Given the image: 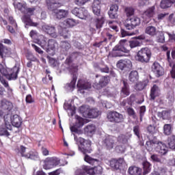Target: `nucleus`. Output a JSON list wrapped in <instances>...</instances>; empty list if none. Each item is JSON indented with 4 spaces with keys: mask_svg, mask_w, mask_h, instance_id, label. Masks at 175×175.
<instances>
[{
    "mask_svg": "<svg viewBox=\"0 0 175 175\" xmlns=\"http://www.w3.org/2000/svg\"><path fill=\"white\" fill-rule=\"evenodd\" d=\"M70 131L72 132L75 142H79L81 146H79L80 152H83L85 155L84 161L90 165H98L99 160L94 159L86 154H91L92 148H91V141L85 140L83 137H78L77 135H83V131L77 129L75 126H70Z\"/></svg>",
    "mask_w": 175,
    "mask_h": 175,
    "instance_id": "1",
    "label": "nucleus"
},
{
    "mask_svg": "<svg viewBox=\"0 0 175 175\" xmlns=\"http://www.w3.org/2000/svg\"><path fill=\"white\" fill-rule=\"evenodd\" d=\"M61 36H63L64 39H69L70 38V31L66 29H63L62 32L60 33Z\"/></svg>",
    "mask_w": 175,
    "mask_h": 175,
    "instance_id": "55",
    "label": "nucleus"
},
{
    "mask_svg": "<svg viewBox=\"0 0 175 175\" xmlns=\"http://www.w3.org/2000/svg\"><path fill=\"white\" fill-rule=\"evenodd\" d=\"M10 54H12L10 49L5 46L3 44L0 43V57L2 58L3 61H5Z\"/></svg>",
    "mask_w": 175,
    "mask_h": 175,
    "instance_id": "16",
    "label": "nucleus"
},
{
    "mask_svg": "<svg viewBox=\"0 0 175 175\" xmlns=\"http://www.w3.org/2000/svg\"><path fill=\"white\" fill-rule=\"evenodd\" d=\"M26 148L24 146H21V148L19 150V153L21 154V157H23L25 158V155H27V153H25Z\"/></svg>",
    "mask_w": 175,
    "mask_h": 175,
    "instance_id": "64",
    "label": "nucleus"
},
{
    "mask_svg": "<svg viewBox=\"0 0 175 175\" xmlns=\"http://www.w3.org/2000/svg\"><path fill=\"white\" fill-rule=\"evenodd\" d=\"M116 152H118L119 154H122V152H125V146L118 145L116 147Z\"/></svg>",
    "mask_w": 175,
    "mask_h": 175,
    "instance_id": "59",
    "label": "nucleus"
},
{
    "mask_svg": "<svg viewBox=\"0 0 175 175\" xmlns=\"http://www.w3.org/2000/svg\"><path fill=\"white\" fill-rule=\"evenodd\" d=\"M109 163L112 169L118 170V169L121 167V165L125 163V161L124 160V158H119L118 159H113L110 161Z\"/></svg>",
    "mask_w": 175,
    "mask_h": 175,
    "instance_id": "17",
    "label": "nucleus"
},
{
    "mask_svg": "<svg viewBox=\"0 0 175 175\" xmlns=\"http://www.w3.org/2000/svg\"><path fill=\"white\" fill-rule=\"evenodd\" d=\"M172 111L171 110H164L161 112L157 113V116L161 120H170Z\"/></svg>",
    "mask_w": 175,
    "mask_h": 175,
    "instance_id": "30",
    "label": "nucleus"
},
{
    "mask_svg": "<svg viewBox=\"0 0 175 175\" xmlns=\"http://www.w3.org/2000/svg\"><path fill=\"white\" fill-rule=\"evenodd\" d=\"M168 147L171 150H175V136L172 135L168 138Z\"/></svg>",
    "mask_w": 175,
    "mask_h": 175,
    "instance_id": "48",
    "label": "nucleus"
},
{
    "mask_svg": "<svg viewBox=\"0 0 175 175\" xmlns=\"http://www.w3.org/2000/svg\"><path fill=\"white\" fill-rule=\"evenodd\" d=\"M1 108L2 110L4 111V112L8 113V111H10L12 109H13V104H12V102L3 98L1 101Z\"/></svg>",
    "mask_w": 175,
    "mask_h": 175,
    "instance_id": "20",
    "label": "nucleus"
},
{
    "mask_svg": "<svg viewBox=\"0 0 175 175\" xmlns=\"http://www.w3.org/2000/svg\"><path fill=\"white\" fill-rule=\"evenodd\" d=\"M129 79L131 83H136L139 81V72L134 70L130 72Z\"/></svg>",
    "mask_w": 175,
    "mask_h": 175,
    "instance_id": "41",
    "label": "nucleus"
},
{
    "mask_svg": "<svg viewBox=\"0 0 175 175\" xmlns=\"http://www.w3.org/2000/svg\"><path fill=\"white\" fill-rule=\"evenodd\" d=\"M61 162V159L58 157H47L44 161L43 168L45 170H49V169H53V167H55V166H58Z\"/></svg>",
    "mask_w": 175,
    "mask_h": 175,
    "instance_id": "8",
    "label": "nucleus"
},
{
    "mask_svg": "<svg viewBox=\"0 0 175 175\" xmlns=\"http://www.w3.org/2000/svg\"><path fill=\"white\" fill-rule=\"evenodd\" d=\"M42 28L44 32H46V33H48V35H50L52 38H57L58 36L55 27L51 25H44Z\"/></svg>",
    "mask_w": 175,
    "mask_h": 175,
    "instance_id": "13",
    "label": "nucleus"
},
{
    "mask_svg": "<svg viewBox=\"0 0 175 175\" xmlns=\"http://www.w3.org/2000/svg\"><path fill=\"white\" fill-rule=\"evenodd\" d=\"M76 81H77V76L76 75H73L71 82L66 85V90H67V91H73L76 87Z\"/></svg>",
    "mask_w": 175,
    "mask_h": 175,
    "instance_id": "33",
    "label": "nucleus"
},
{
    "mask_svg": "<svg viewBox=\"0 0 175 175\" xmlns=\"http://www.w3.org/2000/svg\"><path fill=\"white\" fill-rule=\"evenodd\" d=\"M122 83L123 84V87L122 88L121 90V96L123 98H126V96H129V85H128V82L126 80H122Z\"/></svg>",
    "mask_w": 175,
    "mask_h": 175,
    "instance_id": "24",
    "label": "nucleus"
},
{
    "mask_svg": "<svg viewBox=\"0 0 175 175\" xmlns=\"http://www.w3.org/2000/svg\"><path fill=\"white\" fill-rule=\"evenodd\" d=\"M168 24L171 27H174V25H175V16H174V14H172L169 16Z\"/></svg>",
    "mask_w": 175,
    "mask_h": 175,
    "instance_id": "57",
    "label": "nucleus"
},
{
    "mask_svg": "<svg viewBox=\"0 0 175 175\" xmlns=\"http://www.w3.org/2000/svg\"><path fill=\"white\" fill-rule=\"evenodd\" d=\"M103 168L102 166L98 165L94 167H90L88 166H83L81 169H78L75 171V175H96L102 174Z\"/></svg>",
    "mask_w": 175,
    "mask_h": 175,
    "instance_id": "4",
    "label": "nucleus"
},
{
    "mask_svg": "<svg viewBox=\"0 0 175 175\" xmlns=\"http://www.w3.org/2000/svg\"><path fill=\"white\" fill-rule=\"evenodd\" d=\"M76 122L75 125L77 128H81V126H84V119L79 116H75Z\"/></svg>",
    "mask_w": 175,
    "mask_h": 175,
    "instance_id": "45",
    "label": "nucleus"
},
{
    "mask_svg": "<svg viewBox=\"0 0 175 175\" xmlns=\"http://www.w3.org/2000/svg\"><path fill=\"white\" fill-rule=\"evenodd\" d=\"M0 136H10V133L8 132V128L6 126H0Z\"/></svg>",
    "mask_w": 175,
    "mask_h": 175,
    "instance_id": "52",
    "label": "nucleus"
},
{
    "mask_svg": "<svg viewBox=\"0 0 175 175\" xmlns=\"http://www.w3.org/2000/svg\"><path fill=\"white\" fill-rule=\"evenodd\" d=\"M147 131L148 133L154 135V133H157V128L155 127V126L150 124L147 127Z\"/></svg>",
    "mask_w": 175,
    "mask_h": 175,
    "instance_id": "58",
    "label": "nucleus"
},
{
    "mask_svg": "<svg viewBox=\"0 0 175 175\" xmlns=\"http://www.w3.org/2000/svg\"><path fill=\"white\" fill-rule=\"evenodd\" d=\"M129 46L131 49H135V47H139L140 46V41L137 39H134L129 41Z\"/></svg>",
    "mask_w": 175,
    "mask_h": 175,
    "instance_id": "53",
    "label": "nucleus"
},
{
    "mask_svg": "<svg viewBox=\"0 0 175 175\" xmlns=\"http://www.w3.org/2000/svg\"><path fill=\"white\" fill-rule=\"evenodd\" d=\"M131 137H132V135L129 133L121 134L118 137V142L122 144H128Z\"/></svg>",
    "mask_w": 175,
    "mask_h": 175,
    "instance_id": "25",
    "label": "nucleus"
},
{
    "mask_svg": "<svg viewBox=\"0 0 175 175\" xmlns=\"http://www.w3.org/2000/svg\"><path fill=\"white\" fill-rule=\"evenodd\" d=\"M96 131V126L94 124H89L84 128V132L86 135H94Z\"/></svg>",
    "mask_w": 175,
    "mask_h": 175,
    "instance_id": "38",
    "label": "nucleus"
},
{
    "mask_svg": "<svg viewBox=\"0 0 175 175\" xmlns=\"http://www.w3.org/2000/svg\"><path fill=\"white\" fill-rule=\"evenodd\" d=\"M117 68L120 69V70H124L125 68H128V69H131L132 68V62L129 59H126L124 60H120L117 64Z\"/></svg>",
    "mask_w": 175,
    "mask_h": 175,
    "instance_id": "15",
    "label": "nucleus"
},
{
    "mask_svg": "<svg viewBox=\"0 0 175 175\" xmlns=\"http://www.w3.org/2000/svg\"><path fill=\"white\" fill-rule=\"evenodd\" d=\"M14 6L15 9H18L21 13L23 14H28L29 16H33V12H35V8H27V3H16V1L14 2Z\"/></svg>",
    "mask_w": 175,
    "mask_h": 175,
    "instance_id": "7",
    "label": "nucleus"
},
{
    "mask_svg": "<svg viewBox=\"0 0 175 175\" xmlns=\"http://www.w3.org/2000/svg\"><path fill=\"white\" fill-rule=\"evenodd\" d=\"M124 27L126 29H128L129 31H131V29H135L130 19L126 20V21L124 22Z\"/></svg>",
    "mask_w": 175,
    "mask_h": 175,
    "instance_id": "54",
    "label": "nucleus"
},
{
    "mask_svg": "<svg viewBox=\"0 0 175 175\" xmlns=\"http://www.w3.org/2000/svg\"><path fill=\"white\" fill-rule=\"evenodd\" d=\"M58 47V43L55 40H49L48 42H46V46L45 49L46 50L47 53L50 51V50H55V48Z\"/></svg>",
    "mask_w": 175,
    "mask_h": 175,
    "instance_id": "34",
    "label": "nucleus"
},
{
    "mask_svg": "<svg viewBox=\"0 0 175 175\" xmlns=\"http://www.w3.org/2000/svg\"><path fill=\"white\" fill-rule=\"evenodd\" d=\"M109 81H110L109 77H101L98 83H94L93 87L96 90H100V88H102L103 87H105L107 84H109Z\"/></svg>",
    "mask_w": 175,
    "mask_h": 175,
    "instance_id": "19",
    "label": "nucleus"
},
{
    "mask_svg": "<svg viewBox=\"0 0 175 175\" xmlns=\"http://www.w3.org/2000/svg\"><path fill=\"white\" fill-rule=\"evenodd\" d=\"M23 21L25 23L26 25H30V27H38L39 25V23L32 21L29 15H24Z\"/></svg>",
    "mask_w": 175,
    "mask_h": 175,
    "instance_id": "35",
    "label": "nucleus"
},
{
    "mask_svg": "<svg viewBox=\"0 0 175 175\" xmlns=\"http://www.w3.org/2000/svg\"><path fill=\"white\" fill-rule=\"evenodd\" d=\"M66 24L67 27L72 28V27L77 25L79 24V21H77L73 18H68L66 21Z\"/></svg>",
    "mask_w": 175,
    "mask_h": 175,
    "instance_id": "46",
    "label": "nucleus"
},
{
    "mask_svg": "<svg viewBox=\"0 0 175 175\" xmlns=\"http://www.w3.org/2000/svg\"><path fill=\"white\" fill-rule=\"evenodd\" d=\"M60 46L64 51H68V50H69V49L71 47L70 43H69L68 41H62L60 43Z\"/></svg>",
    "mask_w": 175,
    "mask_h": 175,
    "instance_id": "51",
    "label": "nucleus"
},
{
    "mask_svg": "<svg viewBox=\"0 0 175 175\" xmlns=\"http://www.w3.org/2000/svg\"><path fill=\"white\" fill-rule=\"evenodd\" d=\"M46 6L49 10H52L53 12L57 10V8H59L61 3L57 2L55 0H46Z\"/></svg>",
    "mask_w": 175,
    "mask_h": 175,
    "instance_id": "22",
    "label": "nucleus"
},
{
    "mask_svg": "<svg viewBox=\"0 0 175 175\" xmlns=\"http://www.w3.org/2000/svg\"><path fill=\"white\" fill-rule=\"evenodd\" d=\"M103 146L107 150H112L116 146V139L112 136H108L103 140Z\"/></svg>",
    "mask_w": 175,
    "mask_h": 175,
    "instance_id": "14",
    "label": "nucleus"
},
{
    "mask_svg": "<svg viewBox=\"0 0 175 175\" xmlns=\"http://www.w3.org/2000/svg\"><path fill=\"white\" fill-rule=\"evenodd\" d=\"M157 40L159 43H164L165 42V34L162 32L160 33L159 36L157 37Z\"/></svg>",
    "mask_w": 175,
    "mask_h": 175,
    "instance_id": "62",
    "label": "nucleus"
},
{
    "mask_svg": "<svg viewBox=\"0 0 175 175\" xmlns=\"http://www.w3.org/2000/svg\"><path fill=\"white\" fill-rule=\"evenodd\" d=\"M165 135H169L172 133V125L171 124H165L163 126Z\"/></svg>",
    "mask_w": 175,
    "mask_h": 175,
    "instance_id": "56",
    "label": "nucleus"
},
{
    "mask_svg": "<svg viewBox=\"0 0 175 175\" xmlns=\"http://www.w3.org/2000/svg\"><path fill=\"white\" fill-rule=\"evenodd\" d=\"M107 118L110 122L120 123L124 121V116L117 111L109 112Z\"/></svg>",
    "mask_w": 175,
    "mask_h": 175,
    "instance_id": "11",
    "label": "nucleus"
},
{
    "mask_svg": "<svg viewBox=\"0 0 175 175\" xmlns=\"http://www.w3.org/2000/svg\"><path fill=\"white\" fill-rule=\"evenodd\" d=\"M27 59H29V61L30 62H38L39 60L38 59V58H36V57H34L33 55L32 54H29L27 55Z\"/></svg>",
    "mask_w": 175,
    "mask_h": 175,
    "instance_id": "61",
    "label": "nucleus"
},
{
    "mask_svg": "<svg viewBox=\"0 0 175 175\" xmlns=\"http://www.w3.org/2000/svg\"><path fill=\"white\" fill-rule=\"evenodd\" d=\"M20 72V67L14 66L13 68H8L7 74L4 75L8 80H16L18 72Z\"/></svg>",
    "mask_w": 175,
    "mask_h": 175,
    "instance_id": "12",
    "label": "nucleus"
},
{
    "mask_svg": "<svg viewBox=\"0 0 175 175\" xmlns=\"http://www.w3.org/2000/svg\"><path fill=\"white\" fill-rule=\"evenodd\" d=\"M92 6L94 14L97 16V18L94 20V24L96 28L99 29L105 24V15L100 14V1L94 0Z\"/></svg>",
    "mask_w": 175,
    "mask_h": 175,
    "instance_id": "2",
    "label": "nucleus"
},
{
    "mask_svg": "<svg viewBox=\"0 0 175 175\" xmlns=\"http://www.w3.org/2000/svg\"><path fill=\"white\" fill-rule=\"evenodd\" d=\"M125 43H126V40H121L113 49L111 51L112 56L124 57V53H128V51H129L126 48H125Z\"/></svg>",
    "mask_w": 175,
    "mask_h": 175,
    "instance_id": "6",
    "label": "nucleus"
},
{
    "mask_svg": "<svg viewBox=\"0 0 175 175\" xmlns=\"http://www.w3.org/2000/svg\"><path fill=\"white\" fill-rule=\"evenodd\" d=\"M71 13L81 20H85L90 16L88 11L84 8H75L72 10Z\"/></svg>",
    "mask_w": 175,
    "mask_h": 175,
    "instance_id": "9",
    "label": "nucleus"
},
{
    "mask_svg": "<svg viewBox=\"0 0 175 175\" xmlns=\"http://www.w3.org/2000/svg\"><path fill=\"white\" fill-rule=\"evenodd\" d=\"M80 111L83 114L85 117H88L89 118H96L99 116L100 112L97 109H88L84 107H81Z\"/></svg>",
    "mask_w": 175,
    "mask_h": 175,
    "instance_id": "10",
    "label": "nucleus"
},
{
    "mask_svg": "<svg viewBox=\"0 0 175 175\" xmlns=\"http://www.w3.org/2000/svg\"><path fill=\"white\" fill-rule=\"evenodd\" d=\"M94 67L96 68V69H98V70H100L101 73H109L110 72V68L109 66L106 65H103L102 64H94Z\"/></svg>",
    "mask_w": 175,
    "mask_h": 175,
    "instance_id": "36",
    "label": "nucleus"
},
{
    "mask_svg": "<svg viewBox=\"0 0 175 175\" xmlns=\"http://www.w3.org/2000/svg\"><path fill=\"white\" fill-rule=\"evenodd\" d=\"M152 70L156 75L157 77L163 76V68L158 62H154L152 64Z\"/></svg>",
    "mask_w": 175,
    "mask_h": 175,
    "instance_id": "18",
    "label": "nucleus"
},
{
    "mask_svg": "<svg viewBox=\"0 0 175 175\" xmlns=\"http://www.w3.org/2000/svg\"><path fill=\"white\" fill-rule=\"evenodd\" d=\"M118 12V5H112L110 8V10L108 12V14L110 18H117L118 17V14H117Z\"/></svg>",
    "mask_w": 175,
    "mask_h": 175,
    "instance_id": "29",
    "label": "nucleus"
},
{
    "mask_svg": "<svg viewBox=\"0 0 175 175\" xmlns=\"http://www.w3.org/2000/svg\"><path fill=\"white\" fill-rule=\"evenodd\" d=\"M155 15V5H152V7L148 8L143 13V17L145 18H151L154 17Z\"/></svg>",
    "mask_w": 175,
    "mask_h": 175,
    "instance_id": "26",
    "label": "nucleus"
},
{
    "mask_svg": "<svg viewBox=\"0 0 175 175\" xmlns=\"http://www.w3.org/2000/svg\"><path fill=\"white\" fill-rule=\"evenodd\" d=\"M142 165L144 170V175L148 174V173L151 172V163L146 161L143 162Z\"/></svg>",
    "mask_w": 175,
    "mask_h": 175,
    "instance_id": "42",
    "label": "nucleus"
},
{
    "mask_svg": "<svg viewBox=\"0 0 175 175\" xmlns=\"http://www.w3.org/2000/svg\"><path fill=\"white\" fill-rule=\"evenodd\" d=\"M34 42L40 46L42 49H46L47 46V38L44 36H39L38 39L34 40Z\"/></svg>",
    "mask_w": 175,
    "mask_h": 175,
    "instance_id": "28",
    "label": "nucleus"
},
{
    "mask_svg": "<svg viewBox=\"0 0 175 175\" xmlns=\"http://www.w3.org/2000/svg\"><path fill=\"white\" fill-rule=\"evenodd\" d=\"M25 157L26 159H31V161H38L39 159V154L35 150H30Z\"/></svg>",
    "mask_w": 175,
    "mask_h": 175,
    "instance_id": "32",
    "label": "nucleus"
},
{
    "mask_svg": "<svg viewBox=\"0 0 175 175\" xmlns=\"http://www.w3.org/2000/svg\"><path fill=\"white\" fill-rule=\"evenodd\" d=\"M31 47H33L35 51H36V53H38V54H43L44 53L43 51H42V49L39 46H36V44H32Z\"/></svg>",
    "mask_w": 175,
    "mask_h": 175,
    "instance_id": "63",
    "label": "nucleus"
},
{
    "mask_svg": "<svg viewBox=\"0 0 175 175\" xmlns=\"http://www.w3.org/2000/svg\"><path fill=\"white\" fill-rule=\"evenodd\" d=\"M128 172L130 175H142V169L136 166H131L129 168Z\"/></svg>",
    "mask_w": 175,
    "mask_h": 175,
    "instance_id": "40",
    "label": "nucleus"
},
{
    "mask_svg": "<svg viewBox=\"0 0 175 175\" xmlns=\"http://www.w3.org/2000/svg\"><path fill=\"white\" fill-rule=\"evenodd\" d=\"M174 3L175 0H161L160 8L161 9H169V8H172Z\"/></svg>",
    "mask_w": 175,
    "mask_h": 175,
    "instance_id": "31",
    "label": "nucleus"
},
{
    "mask_svg": "<svg viewBox=\"0 0 175 175\" xmlns=\"http://www.w3.org/2000/svg\"><path fill=\"white\" fill-rule=\"evenodd\" d=\"M125 12L127 17H130V16H133L135 10L133 8H126Z\"/></svg>",
    "mask_w": 175,
    "mask_h": 175,
    "instance_id": "60",
    "label": "nucleus"
},
{
    "mask_svg": "<svg viewBox=\"0 0 175 175\" xmlns=\"http://www.w3.org/2000/svg\"><path fill=\"white\" fill-rule=\"evenodd\" d=\"M0 81L1 84H3V85H4L5 88H7L10 95H12V94H13V90H12V88H10V87L9 86V83H8L6 80L1 78H0Z\"/></svg>",
    "mask_w": 175,
    "mask_h": 175,
    "instance_id": "50",
    "label": "nucleus"
},
{
    "mask_svg": "<svg viewBox=\"0 0 175 175\" xmlns=\"http://www.w3.org/2000/svg\"><path fill=\"white\" fill-rule=\"evenodd\" d=\"M157 144L158 143L154 142V140L147 141L146 143V150L148 151H152L154 148H157Z\"/></svg>",
    "mask_w": 175,
    "mask_h": 175,
    "instance_id": "43",
    "label": "nucleus"
},
{
    "mask_svg": "<svg viewBox=\"0 0 175 175\" xmlns=\"http://www.w3.org/2000/svg\"><path fill=\"white\" fill-rule=\"evenodd\" d=\"M151 58V50L148 47L142 48L137 53L135 59L142 64L150 62Z\"/></svg>",
    "mask_w": 175,
    "mask_h": 175,
    "instance_id": "5",
    "label": "nucleus"
},
{
    "mask_svg": "<svg viewBox=\"0 0 175 175\" xmlns=\"http://www.w3.org/2000/svg\"><path fill=\"white\" fill-rule=\"evenodd\" d=\"M66 64H68V66H71L70 67H68V70L71 73H76L77 72V66H72V63H70V59H66Z\"/></svg>",
    "mask_w": 175,
    "mask_h": 175,
    "instance_id": "47",
    "label": "nucleus"
},
{
    "mask_svg": "<svg viewBox=\"0 0 175 175\" xmlns=\"http://www.w3.org/2000/svg\"><path fill=\"white\" fill-rule=\"evenodd\" d=\"M77 87L79 88V90H90V88H91V83L90 82L83 81V80H79L78 81Z\"/></svg>",
    "mask_w": 175,
    "mask_h": 175,
    "instance_id": "37",
    "label": "nucleus"
},
{
    "mask_svg": "<svg viewBox=\"0 0 175 175\" xmlns=\"http://www.w3.org/2000/svg\"><path fill=\"white\" fill-rule=\"evenodd\" d=\"M155 150L161 155H166V154H167V147H166V145L162 142L157 144Z\"/></svg>",
    "mask_w": 175,
    "mask_h": 175,
    "instance_id": "21",
    "label": "nucleus"
},
{
    "mask_svg": "<svg viewBox=\"0 0 175 175\" xmlns=\"http://www.w3.org/2000/svg\"><path fill=\"white\" fill-rule=\"evenodd\" d=\"M157 27L152 25L147 26L145 29V33L150 36H155V35H157Z\"/></svg>",
    "mask_w": 175,
    "mask_h": 175,
    "instance_id": "39",
    "label": "nucleus"
},
{
    "mask_svg": "<svg viewBox=\"0 0 175 175\" xmlns=\"http://www.w3.org/2000/svg\"><path fill=\"white\" fill-rule=\"evenodd\" d=\"M54 16L57 17V18L61 19V18H65V17H68V14H69V12L68 10H55L53 12Z\"/></svg>",
    "mask_w": 175,
    "mask_h": 175,
    "instance_id": "27",
    "label": "nucleus"
},
{
    "mask_svg": "<svg viewBox=\"0 0 175 175\" xmlns=\"http://www.w3.org/2000/svg\"><path fill=\"white\" fill-rule=\"evenodd\" d=\"M148 84V80H145L142 82H139L138 83H137L135 86V89L137 91H142L144 88H146V87H147Z\"/></svg>",
    "mask_w": 175,
    "mask_h": 175,
    "instance_id": "44",
    "label": "nucleus"
},
{
    "mask_svg": "<svg viewBox=\"0 0 175 175\" xmlns=\"http://www.w3.org/2000/svg\"><path fill=\"white\" fill-rule=\"evenodd\" d=\"M159 95H161V89L158 85H154L150 90V98L154 100Z\"/></svg>",
    "mask_w": 175,
    "mask_h": 175,
    "instance_id": "23",
    "label": "nucleus"
},
{
    "mask_svg": "<svg viewBox=\"0 0 175 175\" xmlns=\"http://www.w3.org/2000/svg\"><path fill=\"white\" fill-rule=\"evenodd\" d=\"M4 122L7 129L12 131V125L15 128H20L21 124H23V120L18 115L12 116V115L8 113L4 116Z\"/></svg>",
    "mask_w": 175,
    "mask_h": 175,
    "instance_id": "3",
    "label": "nucleus"
},
{
    "mask_svg": "<svg viewBox=\"0 0 175 175\" xmlns=\"http://www.w3.org/2000/svg\"><path fill=\"white\" fill-rule=\"evenodd\" d=\"M130 21L131 22V24L134 26V28H136V27L140 25V18L137 16H134L133 18H129Z\"/></svg>",
    "mask_w": 175,
    "mask_h": 175,
    "instance_id": "49",
    "label": "nucleus"
}]
</instances>
